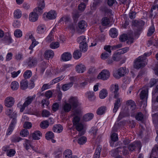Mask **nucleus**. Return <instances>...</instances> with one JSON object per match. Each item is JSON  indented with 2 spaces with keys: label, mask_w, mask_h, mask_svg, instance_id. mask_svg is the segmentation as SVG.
Wrapping results in <instances>:
<instances>
[{
  "label": "nucleus",
  "mask_w": 158,
  "mask_h": 158,
  "mask_svg": "<svg viewBox=\"0 0 158 158\" xmlns=\"http://www.w3.org/2000/svg\"><path fill=\"white\" fill-rule=\"evenodd\" d=\"M73 126L75 129L79 132L78 136L83 135L85 134L83 130L86 127V125L81 121L79 117H73Z\"/></svg>",
  "instance_id": "obj_1"
},
{
  "label": "nucleus",
  "mask_w": 158,
  "mask_h": 158,
  "mask_svg": "<svg viewBox=\"0 0 158 158\" xmlns=\"http://www.w3.org/2000/svg\"><path fill=\"white\" fill-rule=\"evenodd\" d=\"M145 60L144 57H143L142 56L139 57L135 61L134 67L139 69L144 67L146 64V63L145 62Z\"/></svg>",
  "instance_id": "obj_2"
},
{
  "label": "nucleus",
  "mask_w": 158,
  "mask_h": 158,
  "mask_svg": "<svg viewBox=\"0 0 158 158\" xmlns=\"http://www.w3.org/2000/svg\"><path fill=\"white\" fill-rule=\"evenodd\" d=\"M110 73L107 69H103L98 75L97 78L103 80H106L108 79L110 76Z\"/></svg>",
  "instance_id": "obj_3"
},
{
  "label": "nucleus",
  "mask_w": 158,
  "mask_h": 158,
  "mask_svg": "<svg viewBox=\"0 0 158 158\" xmlns=\"http://www.w3.org/2000/svg\"><path fill=\"white\" fill-rule=\"evenodd\" d=\"M128 72L125 67H121L117 70V73L114 74V77L117 79L124 76Z\"/></svg>",
  "instance_id": "obj_4"
},
{
  "label": "nucleus",
  "mask_w": 158,
  "mask_h": 158,
  "mask_svg": "<svg viewBox=\"0 0 158 158\" xmlns=\"http://www.w3.org/2000/svg\"><path fill=\"white\" fill-rule=\"evenodd\" d=\"M35 95H34L32 96L28 97L26 98L25 102L23 103L20 109V111L22 112L24 110L25 107L30 104L35 99Z\"/></svg>",
  "instance_id": "obj_5"
},
{
  "label": "nucleus",
  "mask_w": 158,
  "mask_h": 158,
  "mask_svg": "<svg viewBox=\"0 0 158 158\" xmlns=\"http://www.w3.org/2000/svg\"><path fill=\"white\" fill-rule=\"evenodd\" d=\"M142 145L139 141H137L130 144L128 146V149L130 151H134L135 149H137L140 150Z\"/></svg>",
  "instance_id": "obj_6"
},
{
  "label": "nucleus",
  "mask_w": 158,
  "mask_h": 158,
  "mask_svg": "<svg viewBox=\"0 0 158 158\" xmlns=\"http://www.w3.org/2000/svg\"><path fill=\"white\" fill-rule=\"evenodd\" d=\"M110 90L114 94V98H117L119 96V87L118 84L112 85L110 88Z\"/></svg>",
  "instance_id": "obj_7"
},
{
  "label": "nucleus",
  "mask_w": 158,
  "mask_h": 158,
  "mask_svg": "<svg viewBox=\"0 0 158 158\" xmlns=\"http://www.w3.org/2000/svg\"><path fill=\"white\" fill-rule=\"evenodd\" d=\"M45 6L44 0H40L38 3V6L35 8V10L39 14H41L43 13V10Z\"/></svg>",
  "instance_id": "obj_8"
},
{
  "label": "nucleus",
  "mask_w": 158,
  "mask_h": 158,
  "mask_svg": "<svg viewBox=\"0 0 158 158\" xmlns=\"http://www.w3.org/2000/svg\"><path fill=\"white\" fill-rule=\"evenodd\" d=\"M68 102L73 109L77 108L79 105L78 99L76 97H71L69 99Z\"/></svg>",
  "instance_id": "obj_9"
},
{
  "label": "nucleus",
  "mask_w": 158,
  "mask_h": 158,
  "mask_svg": "<svg viewBox=\"0 0 158 158\" xmlns=\"http://www.w3.org/2000/svg\"><path fill=\"white\" fill-rule=\"evenodd\" d=\"M27 65L29 68L35 66L37 64V60L36 58L33 57H30L27 60Z\"/></svg>",
  "instance_id": "obj_10"
},
{
  "label": "nucleus",
  "mask_w": 158,
  "mask_h": 158,
  "mask_svg": "<svg viewBox=\"0 0 158 158\" xmlns=\"http://www.w3.org/2000/svg\"><path fill=\"white\" fill-rule=\"evenodd\" d=\"M115 98L116 99L114 101V107L113 109V112L114 113H116L117 112L121 104V98L118 97Z\"/></svg>",
  "instance_id": "obj_11"
},
{
  "label": "nucleus",
  "mask_w": 158,
  "mask_h": 158,
  "mask_svg": "<svg viewBox=\"0 0 158 158\" xmlns=\"http://www.w3.org/2000/svg\"><path fill=\"white\" fill-rule=\"evenodd\" d=\"M14 99L12 97H7L5 100V106L7 107L12 106L14 105Z\"/></svg>",
  "instance_id": "obj_12"
},
{
  "label": "nucleus",
  "mask_w": 158,
  "mask_h": 158,
  "mask_svg": "<svg viewBox=\"0 0 158 158\" xmlns=\"http://www.w3.org/2000/svg\"><path fill=\"white\" fill-rule=\"evenodd\" d=\"M72 107L69 103L65 102L63 105L61 112L62 113H68L71 110Z\"/></svg>",
  "instance_id": "obj_13"
},
{
  "label": "nucleus",
  "mask_w": 158,
  "mask_h": 158,
  "mask_svg": "<svg viewBox=\"0 0 158 158\" xmlns=\"http://www.w3.org/2000/svg\"><path fill=\"white\" fill-rule=\"evenodd\" d=\"M46 30V27L44 24H40L38 25L36 28V31L39 34H43Z\"/></svg>",
  "instance_id": "obj_14"
},
{
  "label": "nucleus",
  "mask_w": 158,
  "mask_h": 158,
  "mask_svg": "<svg viewBox=\"0 0 158 158\" xmlns=\"http://www.w3.org/2000/svg\"><path fill=\"white\" fill-rule=\"evenodd\" d=\"M148 93V88H146L142 90L140 94V98L142 100H145L147 101Z\"/></svg>",
  "instance_id": "obj_15"
},
{
  "label": "nucleus",
  "mask_w": 158,
  "mask_h": 158,
  "mask_svg": "<svg viewBox=\"0 0 158 158\" xmlns=\"http://www.w3.org/2000/svg\"><path fill=\"white\" fill-rule=\"evenodd\" d=\"M44 16H45L46 17L49 19H54L56 18V15L55 11L54 10H51L47 13L44 14Z\"/></svg>",
  "instance_id": "obj_16"
},
{
  "label": "nucleus",
  "mask_w": 158,
  "mask_h": 158,
  "mask_svg": "<svg viewBox=\"0 0 158 158\" xmlns=\"http://www.w3.org/2000/svg\"><path fill=\"white\" fill-rule=\"evenodd\" d=\"M86 69V68L84 65L82 64H80L76 67V70L78 73H83Z\"/></svg>",
  "instance_id": "obj_17"
},
{
  "label": "nucleus",
  "mask_w": 158,
  "mask_h": 158,
  "mask_svg": "<svg viewBox=\"0 0 158 158\" xmlns=\"http://www.w3.org/2000/svg\"><path fill=\"white\" fill-rule=\"evenodd\" d=\"M38 13H36L35 12H32L29 16V20L32 22H35L36 21L38 18Z\"/></svg>",
  "instance_id": "obj_18"
},
{
  "label": "nucleus",
  "mask_w": 158,
  "mask_h": 158,
  "mask_svg": "<svg viewBox=\"0 0 158 158\" xmlns=\"http://www.w3.org/2000/svg\"><path fill=\"white\" fill-rule=\"evenodd\" d=\"M54 55L53 51L51 50H48L46 51L44 54L45 58L48 59L49 58H52Z\"/></svg>",
  "instance_id": "obj_19"
},
{
  "label": "nucleus",
  "mask_w": 158,
  "mask_h": 158,
  "mask_svg": "<svg viewBox=\"0 0 158 158\" xmlns=\"http://www.w3.org/2000/svg\"><path fill=\"white\" fill-rule=\"evenodd\" d=\"M72 56L71 53L68 52H66L62 54L61 58L64 61H67L71 59Z\"/></svg>",
  "instance_id": "obj_20"
},
{
  "label": "nucleus",
  "mask_w": 158,
  "mask_h": 158,
  "mask_svg": "<svg viewBox=\"0 0 158 158\" xmlns=\"http://www.w3.org/2000/svg\"><path fill=\"white\" fill-rule=\"evenodd\" d=\"M63 130V127L60 124L55 125L52 128V130L54 132L58 133H60L62 132Z\"/></svg>",
  "instance_id": "obj_21"
},
{
  "label": "nucleus",
  "mask_w": 158,
  "mask_h": 158,
  "mask_svg": "<svg viewBox=\"0 0 158 158\" xmlns=\"http://www.w3.org/2000/svg\"><path fill=\"white\" fill-rule=\"evenodd\" d=\"M102 146L99 145L96 148L94 155V158H99L100 153L102 150Z\"/></svg>",
  "instance_id": "obj_22"
},
{
  "label": "nucleus",
  "mask_w": 158,
  "mask_h": 158,
  "mask_svg": "<svg viewBox=\"0 0 158 158\" xmlns=\"http://www.w3.org/2000/svg\"><path fill=\"white\" fill-rule=\"evenodd\" d=\"M28 86V82L26 79L22 80L20 82V87L22 89H26Z\"/></svg>",
  "instance_id": "obj_23"
},
{
  "label": "nucleus",
  "mask_w": 158,
  "mask_h": 158,
  "mask_svg": "<svg viewBox=\"0 0 158 158\" xmlns=\"http://www.w3.org/2000/svg\"><path fill=\"white\" fill-rule=\"evenodd\" d=\"M62 21H64L65 24H69L71 23V19L70 16H65L60 19V22Z\"/></svg>",
  "instance_id": "obj_24"
},
{
  "label": "nucleus",
  "mask_w": 158,
  "mask_h": 158,
  "mask_svg": "<svg viewBox=\"0 0 158 158\" xmlns=\"http://www.w3.org/2000/svg\"><path fill=\"white\" fill-rule=\"evenodd\" d=\"M74 83L73 81H71L68 83L65 84L63 85L62 86V89L64 91H66L69 89L71 87Z\"/></svg>",
  "instance_id": "obj_25"
},
{
  "label": "nucleus",
  "mask_w": 158,
  "mask_h": 158,
  "mask_svg": "<svg viewBox=\"0 0 158 158\" xmlns=\"http://www.w3.org/2000/svg\"><path fill=\"white\" fill-rule=\"evenodd\" d=\"M107 90L105 89H103L99 92V97L101 99H104L107 95Z\"/></svg>",
  "instance_id": "obj_26"
},
{
  "label": "nucleus",
  "mask_w": 158,
  "mask_h": 158,
  "mask_svg": "<svg viewBox=\"0 0 158 158\" xmlns=\"http://www.w3.org/2000/svg\"><path fill=\"white\" fill-rule=\"evenodd\" d=\"M94 117V115L91 113H87L83 116V120L85 121H88L91 120Z\"/></svg>",
  "instance_id": "obj_27"
},
{
  "label": "nucleus",
  "mask_w": 158,
  "mask_h": 158,
  "mask_svg": "<svg viewBox=\"0 0 158 158\" xmlns=\"http://www.w3.org/2000/svg\"><path fill=\"white\" fill-rule=\"evenodd\" d=\"M42 134L39 131H35L32 134V138L35 140H38L40 139V137L42 136Z\"/></svg>",
  "instance_id": "obj_28"
},
{
  "label": "nucleus",
  "mask_w": 158,
  "mask_h": 158,
  "mask_svg": "<svg viewBox=\"0 0 158 158\" xmlns=\"http://www.w3.org/2000/svg\"><path fill=\"white\" fill-rule=\"evenodd\" d=\"M87 23L84 20L80 21L78 23V28L81 30H84L87 27Z\"/></svg>",
  "instance_id": "obj_29"
},
{
  "label": "nucleus",
  "mask_w": 158,
  "mask_h": 158,
  "mask_svg": "<svg viewBox=\"0 0 158 158\" xmlns=\"http://www.w3.org/2000/svg\"><path fill=\"white\" fill-rule=\"evenodd\" d=\"M118 32L115 28H111L110 31V35L112 38H114L118 35Z\"/></svg>",
  "instance_id": "obj_30"
},
{
  "label": "nucleus",
  "mask_w": 158,
  "mask_h": 158,
  "mask_svg": "<svg viewBox=\"0 0 158 158\" xmlns=\"http://www.w3.org/2000/svg\"><path fill=\"white\" fill-rule=\"evenodd\" d=\"M64 158H70L72 156V151L69 149L66 150L64 153Z\"/></svg>",
  "instance_id": "obj_31"
},
{
  "label": "nucleus",
  "mask_w": 158,
  "mask_h": 158,
  "mask_svg": "<svg viewBox=\"0 0 158 158\" xmlns=\"http://www.w3.org/2000/svg\"><path fill=\"white\" fill-rule=\"evenodd\" d=\"M19 86V83L16 81H13L11 83L10 87L12 89L15 90L17 89Z\"/></svg>",
  "instance_id": "obj_32"
},
{
  "label": "nucleus",
  "mask_w": 158,
  "mask_h": 158,
  "mask_svg": "<svg viewBox=\"0 0 158 158\" xmlns=\"http://www.w3.org/2000/svg\"><path fill=\"white\" fill-rule=\"evenodd\" d=\"M79 48L81 51L86 52L87 49V45L86 43L80 44Z\"/></svg>",
  "instance_id": "obj_33"
},
{
  "label": "nucleus",
  "mask_w": 158,
  "mask_h": 158,
  "mask_svg": "<svg viewBox=\"0 0 158 158\" xmlns=\"http://www.w3.org/2000/svg\"><path fill=\"white\" fill-rule=\"evenodd\" d=\"M100 10L102 12H105V14L111 15L112 14V10L108 8L106 6H102L100 8Z\"/></svg>",
  "instance_id": "obj_34"
},
{
  "label": "nucleus",
  "mask_w": 158,
  "mask_h": 158,
  "mask_svg": "<svg viewBox=\"0 0 158 158\" xmlns=\"http://www.w3.org/2000/svg\"><path fill=\"white\" fill-rule=\"evenodd\" d=\"M81 56V53L78 50L75 51L73 54V57L75 59H79Z\"/></svg>",
  "instance_id": "obj_35"
},
{
  "label": "nucleus",
  "mask_w": 158,
  "mask_h": 158,
  "mask_svg": "<svg viewBox=\"0 0 158 158\" xmlns=\"http://www.w3.org/2000/svg\"><path fill=\"white\" fill-rule=\"evenodd\" d=\"M106 109V107L105 106H102L99 107L97 111V114L99 115H102L105 112Z\"/></svg>",
  "instance_id": "obj_36"
},
{
  "label": "nucleus",
  "mask_w": 158,
  "mask_h": 158,
  "mask_svg": "<svg viewBox=\"0 0 158 158\" xmlns=\"http://www.w3.org/2000/svg\"><path fill=\"white\" fill-rule=\"evenodd\" d=\"M155 31V28L153 25H152L149 28L148 32L147 33V35L148 36H150L152 35L154 33Z\"/></svg>",
  "instance_id": "obj_37"
},
{
  "label": "nucleus",
  "mask_w": 158,
  "mask_h": 158,
  "mask_svg": "<svg viewBox=\"0 0 158 158\" xmlns=\"http://www.w3.org/2000/svg\"><path fill=\"white\" fill-rule=\"evenodd\" d=\"M54 133L52 131H48L45 134V138L48 140H50L54 137Z\"/></svg>",
  "instance_id": "obj_38"
},
{
  "label": "nucleus",
  "mask_w": 158,
  "mask_h": 158,
  "mask_svg": "<svg viewBox=\"0 0 158 158\" xmlns=\"http://www.w3.org/2000/svg\"><path fill=\"white\" fill-rule=\"evenodd\" d=\"M22 14L21 11L19 9H17L15 10L14 13V17L16 19H19L20 18Z\"/></svg>",
  "instance_id": "obj_39"
},
{
  "label": "nucleus",
  "mask_w": 158,
  "mask_h": 158,
  "mask_svg": "<svg viewBox=\"0 0 158 158\" xmlns=\"http://www.w3.org/2000/svg\"><path fill=\"white\" fill-rule=\"evenodd\" d=\"M87 141L86 138L83 136L78 139V143L80 145H82L86 143Z\"/></svg>",
  "instance_id": "obj_40"
},
{
  "label": "nucleus",
  "mask_w": 158,
  "mask_h": 158,
  "mask_svg": "<svg viewBox=\"0 0 158 158\" xmlns=\"http://www.w3.org/2000/svg\"><path fill=\"white\" fill-rule=\"evenodd\" d=\"M88 98L89 100L93 101L95 100V96L94 93L93 92H89L87 93Z\"/></svg>",
  "instance_id": "obj_41"
},
{
  "label": "nucleus",
  "mask_w": 158,
  "mask_h": 158,
  "mask_svg": "<svg viewBox=\"0 0 158 158\" xmlns=\"http://www.w3.org/2000/svg\"><path fill=\"white\" fill-rule=\"evenodd\" d=\"M20 135L23 137H27L29 135L28 131L27 129H23L20 132Z\"/></svg>",
  "instance_id": "obj_42"
},
{
  "label": "nucleus",
  "mask_w": 158,
  "mask_h": 158,
  "mask_svg": "<svg viewBox=\"0 0 158 158\" xmlns=\"http://www.w3.org/2000/svg\"><path fill=\"white\" fill-rule=\"evenodd\" d=\"M157 82H158V79L154 78L151 79L149 83V86L150 87H152Z\"/></svg>",
  "instance_id": "obj_43"
},
{
  "label": "nucleus",
  "mask_w": 158,
  "mask_h": 158,
  "mask_svg": "<svg viewBox=\"0 0 158 158\" xmlns=\"http://www.w3.org/2000/svg\"><path fill=\"white\" fill-rule=\"evenodd\" d=\"M17 114H14L13 116H11V118H13L11 121V123L10 125V126H12L13 127H14L15 124L16 123V118Z\"/></svg>",
  "instance_id": "obj_44"
},
{
  "label": "nucleus",
  "mask_w": 158,
  "mask_h": 158,
  "mask_svg": "<svg viewBox=\"0 0 158 158\" xmlns=\"http://www.w3.org/2000/svg\"><path fill=\"white\" fill-rule=\"evenodd\" d=\"M15 153V151L13 149L8 150L6 152L7 155L9 157H12L14 156Z\"/></svg>",
  "instance_id": "obj_45"
},
{
  "label": "nucleus",
  "mask_w": 158,
  "mask_h": 158,
  "mask_svg": "<svg viewBox=\"0 0 158 158\" xmlns=\"http://www.w3.org/2000/svg\"><path fill=\"white\" fill-rule=\"evenodd\" d=\"M40 127L43 129L47 128L49 126L48 122L47 120L44 121L40 124Z\"/></svg>",
  "instance_id": "obj_46"
},
{
  "label": "nucleus",
  "mask_w": 158,
  "mask_h": 158,
  "mask_svg": "<svg viewBox=\"0 0 158 158\" xmlns=\"http://www.w3.org/2000/svg\"><path fill=\"white\" fill-rule=\"evenodd\" d=\"M64 78L63 76H61L60 77L55 78L53 79L51 82V85H52L59 82L60 81L62 80Z\"/></svg>",
  "instance_id": "obj_47"
},
{
  "label": "nucleus",
  "mask_w": 158,
  "mask_h": 158,
  "mask_svg": "<svg viewBox=\"0 0 158 158\" xmlns=\"http://www.w3.org/2000/svg\"><path fill=\"white\" fill-rule=\"evenodd\" d=\"M77 41L78 42H80V44L86 42V38L85 37L82 35L77 38Z\"/></svg>",
  "instance_id": "obj_48"
},
{
  "label": "nucleus",
  "mask_w": 158,
  "mask_h": 158,
  "mask_svg": "<svg viewBox=\"0 0 158 158\" xmlns=\"http://www.w3.org/2000/svg\"><path fill=\"white\" fill-rule=\"evenodd\" d=\"M23 145L26 149L27 151H28L31 147L30 140L27 139H25V143H24Z\"/></svg>",
  "instance_id": "obj_49"
},
{
  "label": "nucleus",
  "mask_w": 158,
  "mask_h": 158,
  "mask_svg": "<svg viewBox=\"0 0 158 158\" xmlns=\"http://www.w3.org/2000/svg\"><path fill=\"white\" fill-rule=\"evenodd\" d=\"M14 34L16 37L20 38L22 35V32L20 30L17 29L15 31Z\"/></svg>",
  "instance_id": "obj_50"
},
{
  "label": "nucleus",
  "mask_w": 158,
  "mask_h": 158,
  "mask_svg": "<svg viewBox=\"0 0 158 158\" xmlns=\"http://www.w3.org/2000/svg\"><path fill=\"white\" fill-rule=\"evenodd\" d=\"M120 54H118V52L117 53L114 54L112 56L113 60L115 61L119 60L121 59Z\"/></svg>",
  "instance_id": "obj_51"
},
{
  "label": "nucleus",
  "mask_w": 158,
  "mask_h": 158,
  "mask_svg": "<svg viewBox=\"0 0 158 158\" xmlns=\"http://www.w3.org/2000/svg\"><path fill=\"white\" fill-rule=\"evenodd\" d=\"M59 43L58 42L52 43L50 45V47L53 49L57 48L59 47Z\"/></svg>",
  "instance_id": "obj_52"
},
{
  "label": "nucleus",
  "mask_w": 158,
  "mask_h": 158,
  "mask_svg": "<svg viewBox=\"0 0 158 158\" xmlns=\"http://www.w3.org/2000/svg\"><path fill=\"white\" fill-rule=\"evenodd\" d=\"M111 139L113 142H116L118 140V135L115 133H113L111 135Z\"/></svg>",
  "instance_id": "obj_53"
},
{
  "label": "nucleus",
  "mask_w": 158,
  "mask_h": 158,
  "mask_svg": "<svg viewBox=\"0 0 158 158\" xmlns=\"http://www.w3.org/2000/svg\"><path fill=\"white\" fill-rule=\"evenodd\" d=\"M32 75L31 72L30 70H27L24 73L23 76L25 78H28L31 77Z\"/></svg>",
  "instance_id": "obj_54"
},
{
  "label": "nucleus",
  "mask_w": 158,
  "mask_h": 158,
  "mask_svg": "<svg viewBox=\"0 0 158 158\" xmlns=\"http://www.w3.org/2000/svg\"><path fill=\"white\" fill-rule=\"evenodd\" d=\"M135 118L138 120L142 121L143 120V115L141 113L139 112L136 115Z\"/></svg>",
  "instance_id": "obj_55"
},
{
  "label": "nucleus",
  "mask_w": 158,
  "mask_h": 158,
  "mask_svg": "<svg viewBox=\"0 0 158 158\" xmlns=\"http://www.w3.org/2000/svg\"><path fill=\"white\" fill-rule=\"evenodd\" d=\"M129 48L127 47L120 49L118 50V54H123L129 51Z\"/></svg>",
  "instance_id": "obj_56"
},
{
  "label": "nucleus",
  "mask_w": 158,
  "mask_h": 158,
  "mask_svg": "<svg viewBox=\"0 0 158 158\" xmlns=\"http://www.w3.org/2000/svg\"><path fill=\"white\" fill-rule=\"evenodd\" d=\"M32 126V124L31 122H26L24 123L23 126L24 128L27 129H29L31 128Z\"/></svg>",
  "instance_id": "obj_57"
},
{
  "label": "nucleus",
  "mask_w": 158,
  "mask_h": 158,
  "mask_svg": "<svg viewBox=\"0 0 158 158\" xmlns=\"http://www.w3.org/2000/svg\"><path fill=\"white\" fill-rule=\"evenodd\" d=\"M102 25L103 26H106L108 25L109 23V19L107 17H104L102 19Z\"/></svg>",
  "instance_id": "obj_58"
},
{
  "label": "nucleus",
  "mask_w": 158,
  "mask_h": 158,
  "mask_svg": "<svg viewBox=\"0 0 158 158\" xmlns=\"http://www.w3.org/2000/svg\"><path fill=\"white\" fill-rule=\"evenodd\" d=\"M42 114L43 117H48L50 115V113L49 111L44 110L42 111Z\"/></svg>",
  "instance_id": "obj_59"
},
{
  "label": "nucleus",
  "mask_w": 158,
  "mask_h": 158,
  "mask_svg": "<svg viewBox=\"0 0 158 158\" xmlns=\"http://www.w3.org/2000/svg\"><path fill=\"white\" fill-rule=\"evenodd\" d=\"M128 37L126 34L121 35L119 37V40L121 42H124L127 40Z\"/></svg>",
  "instance_id": "obj_60"
},
{
  "label": "nucleus",
  "mask_w": 158,
  "mask_h": 158,
  "mask_svg": "<svg viewBox=\"0 0 158 158\" xmlns=\"http://www.w3.org/2000/svg\"><path fill=\"white\" fill-rule=\"evenodd\" d=\"M126 116V113L123 111H121L120 112L117 118V120L119 121L122 119L123 118H124Z\"/></svg>",
  "instance_id": "obj_61"
},
{
  "label": "nucleus",
  "mask_w": 158,
  "mask_h": 158,
  "mask_svg": "<svg viewBox=\"0 0 158 158\" xmlns=\"http://www.w3.org/2000/svg\"><path fill=\"white\" fill-rule=\"evenodd\" d=\"M81 112L80 110L79 109H76L74 110L73 112V115L74 116V117H79Z\"/></svg>",
  "instance_id": "obj_62"
},
{
  "label": "nucleus",
  "mask_w": 158,
  "mask_h": 158,
  "mask_svg": "<svg viewBox=\"0 0 158 158\" xmlns=\"http://www.w3.org/2000/svg\"><path fill=\"white\" fill-rule=\"evenodd\" d=\"M50 84H44L42 87L41 88V90L42 91H43L47 89H48L50 87Z\"/></svg>",
  "instance_id": "obj_63"
},
{
  "label": "nucleus",
  "mask_w": 158,
  "mask_h": 158,
  "mask_svg": "<svg viewBox=\"0 0 158 158\" xmlns=\"http://www.w3.org/2000/svg\"><path fill=\"white\" fill-rule=\"evenodd\" d=\"M52 93L51 91L49 90L45 92V96L48 99H49L52 97Z\"/></svg>",
  "instance_id": "obj_64"
}]
</instances>
